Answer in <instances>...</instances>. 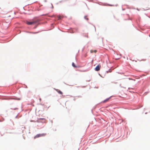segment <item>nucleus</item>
Segmentation results:
<instances>
[{
	"label": "nucleus",
	"mask_w": 150,
	"mask_h": 150,
	"mask_svg": "<svg viewBox=\"0 0 150 150\" xmlns=\"http://www.w3.org/2000/svg\"><path fill=\"white\" fill-rule=\"evenodd\" d=\"M95 69L96 71H99L100 69V66L99 65H98L96 67Z\"/></svg>",
	"instance_id": "3"
},
{
	"label": "nucleus",
	"mask_w": 150,
	"mask_h": 150,
	"mask_svg": "<svg viewBox=\"0 0 150 150\" xmlns=\"http://www.w3.org/2000/svg\"><path fill=\"white\" fill-rule=\"evenodd\" d=\"M46 134L45 133L38 134L36 135L34 137V139H35L36 138L39 137H43L46 135Z\"/></svg>",
	"instance_id": "2"
},
{
	"label": "nucleus",
	"mask_w": 150,
	"mask_h": 150,
	"mask_svg": "<svg viewBox=\"0 0 150 150\" xmlns=\"http://www.w3.org/2000/svg\"><path fill=\"white\" fill-rule=\"evenodd\" d=\"M85 18L87 20H88V18L86 16H85Z\"/></svg>",
	"instance_id": "9"
},
{
	"label": "nucleus",
	"mask_w": 150,
	"mask_h": 150,
	"mask_svg": "<svg viewBox=\"0 0 150 150\" xmlns=\"http://www.w3.org/2000/svg\"><path fill=\"white\" fill-rule=\"evenodd\" d=\"M39 21L38 20L34 19L31 21H26V23L28 25H31L33 24H35L39 22Z\"/></svg>",
	"instance_id": "1"
},
{
	"label": "nucleus",
	"mask_w": 150,
	"mask_h": 150,
	"mask_svg": "<svg viewBox=\"0 0 150 150\" xmlns=\"http://www.w3.org/2000/svg\"><path fill=\"white\" fill-rule=\"evenodd\" d=\"M108 5V6H113V5H110V4Z\"/></svg>",
	"instance_id": "10"
},
{
	"label": "nucleus",
	"mask_w": 150,
	"mask_h": 150,
	"mask_svg": "<svg viewBox=\"0 0 150 150\" xmlns=\"http://www.w3.org/2000/svg\"><path fill=\"white\" fill-rule=\"evenodd\" d=\"M109 99H110V98H108L106 99L105 100H104L103 102V103H105L106 102H107V101H108V100Z\"/></svg>",
	"instance_id": "6"
},
{
	"label": "nucleus",
	"mask_w": 150,
	"mask_h": 150,
	"mask_svg": "<svg viewBox=\"0 0 150 150\" xmlns=\"http://www.w3.org/2000/svg\"><path fill=\"white\" fill-rule=\"evenodd\" d=\"M72 65L74 67L76 68L77 67V66L75 65L74 63V62L72 63Z\"/></svg>",
	"instance_id": "7"
},
{
	"label": "nucleus",
	"mask_w": 150,
	"mask_h": 150,
	"mask_svg": "<svg viewBox=\"0 0 150 150\" xmlns=\"http://www.w3.org/2000/svg\"><path fill=\"white\" fill-rule=\"evenodd\" d=\"M96 52H97V51L96 50H90V52L91 53H92L93 52H94V53H96Z\"/></svg>",
	"instance_id": "5"
},
{
	"label": "nucleus",
	"mask_w": 150,
	"mask_h": 150,
	"mask_svg": "<svg viewBox=\"0 0 150 150\" xmlns=\"http://www.w3.org/2000/svg\"><path fill=\"white\" fill-rule=\"evenodd\" d=\"M56 91L59 94H62L63 93L61 91H60V90H59L58 89H56Z\"/></svg>",
	"instance_id": "4"
},
{
	"label": "nucleus",
	"mask_w": 150,
	"mask_h": 150,
	"mask_svg": "<svg viewBox=\"0 0 150 150\" xmlns=\"http://www.w3.org/2000/svg\"><path fill=\"white\" fill-rule=\"evenodd\" d=\"M62 17H63L62 16H59L58 17V20L61 19L62 18Z\"/></svg>",
	"instance_id": "8"
}]
</instances>
